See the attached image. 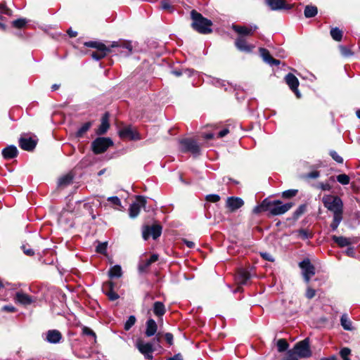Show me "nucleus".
I'll use <instances>...</instances> for the list:
<instances>
[{
    "label": "nucleus",
    "mask_w": 360,
    "mask_h": 360,
    "mask_svg": "<svg viewBox=\"0 0 360 360\" xmlns=\"http://www.w3.org/2000/svg\"><path fill=\"white\" fill-rule=\"evenodd\" d=\"M191 17L193 20L191 26L198 32L204 34L212 32V22L210 20L204 18L195 10L191 11Z\"/></svg>",
    "instance_id": "f257e3e1"
},
{
    "label": "nucleus",
    "mask_w": 360,
    "mask_h": 360,
    "mask_svg": "<svg viewBox=\"0 0 360 360\" xmlns=\"http://www.w3.org/2000/svg\"><path fill=\"white\" fill-rule=\"evenodd\" d=\"M267 212L272 216L281 215L287 212L293 205L292 202L283 203L281 200L264 199Z\"/></svg>",
    "instance_id": "f03ea898"
},
{
    "label": "nucleus",
    "mask_w": 360,
    "mask_h": 360,
    "mask_svg": "<svg viewBox=\"0 0 360 360\" xmlns=\"http://www.w3.org/2000/svg\"><path fill=\"white\" fill-rule=\"evenodd\" d=\"M324 206L335 214H342L343 202L338 196L326 195L322 199Z\"/></svg>",
    "instance_id": "7ed1b4c3"
},
{
    "label": "nucleus",
    "mask_w": 360,
    "mask_h": 360,
    "mask_svg": "<svg viewBox=\"0 0 360 360\" xmlns=\"http://www.w3.org/2000/svg\"><path fill=\"white\" fill-rule=\"evenodd\" d=\"M112 145L113 142L110 138L98 137L92 142L91 147L95 154H101Z\"/></svg>",
    "instance_id": "20e7f679"
},
{
    "label": "nucleus",
    "mask_w": 360,
    "mask_h": 360,
    "mask_svg": "<svg viewBox=\"0 0 360 360\" xmlns=\"http://www.w3.org/2000/svg\"><path fill=\"white\" fill-rule=\"evenodd\" d=\"M181 144V150L182 152H190L194 156H198L200 153V148L198 143L192 139H183L179 141Z\"/></svg>",
    "instance_id": "39448f33"
},
{
    "label": "nucleus",
    "mask_w": 360,
    "mask_h": 360,
    "mask_svg": "<svg viewBox=\"0 0 360 360\" xmlns=\"http://www.w3.org/2000/svg\"><path fill=\"white\" fill-rule=\"evenodd\" d=\"M135 345L140 353L144 356L146 359L150 360L153 359V353L155 349L152 342H146L141 339H138Z\"/></svg>",
    "instance_id": "423d86ee"
},
{
    "label": "nucleus",
    "mask_w": 360,
    "mask_h": 360,
    "mask_svg": "<svg viewBox=\"0 0 360 360\" xmlns=\"http://www.w3.org/2000/svg\"><path fill=\"white\" fill-rule=\"evenodd\" d=\"M146 205V199L145 197L138 195L129 208V214L131 218H136L140 213L141 209L144 208Z\"/></svg>",
    "instance_id": "0eeeda50"
},
{
    "label": "nucleus",
    "mask_w": 360,
    "mask_h": 360,
    "mask_svg": "<svg viewBox=\"0 0 360 360\" xmlns=\"http://www.w3.org/2000/svg\"><path fill=\"white\" fill-rule=\"evenodd\" d=\"M162 226L160 224H153L152 226H144L143 227L142 236L144 240H148L150 236L155 240L160 236L162 233Z\"/></svg>",
    "instance_id": "6e6552de"
},
{
    "label": "nucleus",
    "mask_w": 360,
    "mask_h": 360,
    "mask_svg": "<svg viewBox=\"0 0 360 360\" xmlns=\"http://www.w3.org/2000/svg\"><path fill=\"white\" fill-rule=\"evenodd\" d=\"M302 271V276L306 283H309L311 276L315 274V267L309 259H305L299 263Z\"/></svg>",
    "instance_id": "1a4fd4ad"
},
{
    "label": "nucleus",
    "mask_w": 360,
    "mask_h": 360,
    "mask_svg": "<svg viewBox=\"0 0 360 360\" xmlns=\"http://www.w3.org/2000/svg\"><path fill=\"white\" fill-rule=\"evenodd\" d=\"M293 349L300 358H307L311 355L308 338L297 342Z\"/></svg>",
    "instance_id": "9d476101"
},
{
    "label": "nucleus",
    "mask_w": 360,
    "mask_h": 360,
    "mask_svg": "<svg viewBox=\"0 0 360 360\" xmlns=\"http://www.w3.org/2000/svg\"><path fill=\"white\" fill-rule=\"evenodd\" d=\"M231 28L238 34V37L245 38V37L252 36L258 27L256 25L246 26L233 24Z\"/></svg>",
    "instance_id": "9b49d317"
},
{
    "label": "nucleus",
    "mask_w": 360,
    "mask_h": 360,
    "mask_svg": "<svg viewBox=\"0 0 360 360\" xmlns=\"http://www.w3.org/2000/svg\"><path fill=\"white\" fill-rule=\"evenodd\" d=\"M285 81L290 89L295 93L296 96L300 98L301 97V94L298 90L300 84L298 79L293 74L288 73L285 77Z\"/></svg>",
    "instance_id": "f8f14e48"
},
{
    "label": "nucleus",
    "mask_w": 360,
    "mask_h": 360,
    "mask_svg": "<svg viewBox=\"0 0 360 360\" xmlns=\"http://www.w3.org/2000/svg\"><path fill=\"white\" fill-rule=\"evenodd\" d=\"M119 135L122 139H129L131 140L140 139L139 135L131 126L124 127L119 131Z\"/></svg>",
    "instance_id": "ddd939ff"
},
{
    "label": "nucleus",
    "mask_w": 360,
    "mask_h": 360,
    "mask_svg": "<svg viewBox=\"0 0 360 360\" xmlns=\"http://www.w3.org/2000/svg\"><path fill=\"white\" fill-rule=\"evenodd\" d=\"M235 46L239 51L246 53H250L255 49L254 45L248 44L247 39L242 37L236 38Z\"/></svg>",
    "instance_id": "4468645a"
},
{
    "label": "nucleus",
    "mask_w": 360,
    "mask_h": 360,
    "mask_svg": "<svg viewBox=\"0 0 360 360\" xmlns=\"http://www.w3.org/2000/svg\"><path fill=\"white\" fill-rule=\"evenodd\" d=\"M37 141L32 137L23 136L19 139L20 147L25 150L31 151L34 149Z\"/></svg>",
    "instance_id": "2eb2a0df"
},
{
    "label": "nucleus",
    "mask_w": 360,
    "mask_h": 360,
    "mask_svg": "<svg viewBox=\"0 0 360 360\" xmlns=\"http://www.w3.org/2000/svg\"><path fill=\"white\" fill-rule=\"evenodd\" d=\"M259 54L262 58L263 60L270 65H278L281 63V61L277 59H274L270 54L269 51L264 48H259Z\"/></svg>",
    "instance_id": "dca6fc26"
},
{
    "label": "nucleus",
    "mask_w": 360,
    "mask_h": 360,
    "mask_svg": "<svg viewBox=\"0 0 360 360\" xmlns=\"http://www.w3.org/2000/svg\"><path fill=\"white\" fill-rule=\"evenodd\" d=\"M45 340L51 344H57L62 340V334L58 330H49L46 332Z\"/></svg>",
    "instance_id": "f3484780"
},
{
    "label": "nucleus",
    "mask_w": 360,
    "mask_h": 360,
    "mask_svg": "<svg viewBox=\"0 0 360 360\" xmlns=\"http://www.w3.org/2000/svg\"><path fill=\"white\" fill-rule=\"evenodd\" d=\"M266 3L273 11L290 9L292 7V5H286L283 0H266Z\"/></svg>",
    "instance_id": "a211bd4d"
},
{
    "label": "nucleus",
    "mask_w": 360,
    "mask_h": 360,
    "mask_svg": "<svg viewBox=\"0 0 360 360\" xmlns=\"http://www.w3.org/2000/svg\"><path fill=\"white\" fill-rule=\"evenodd\" d=\"M243 200L238 197H229L226 200V207L231 212L239 209L243 205Z\"/></svg>",
    "instance_id": "6ab92c4d"
},
{
    "label": "nucleus",
    "mask_w": 360,
    "mask_h": 360,
    "mask_svg": "<svg viewBox=\"0 0 360 360\" xmlns=\"http://www.w3.org/2000/svg\"><path fill=\"white\" fill-rule=\"evenodd\" d=\"M250 278L251 275L248 270L240 269L237 273L236 281L240 285H245Z\"/></svg>",
    "instance_id": "aec40b11"
},
{
    "label": "nucleus",
    "mask_w": 360,
    "mask_h": 360,
    "mask_svg": "<svg viewBox=\"0 0 360 360\" xmlns=\"http://www.w3.org/2000/svg\"><path fill=\"white\" fill-rule=\"evenodd\" d=\"M158 259V255H153L149 259L142 260L139 264V271L141 273L146 272L149 266L152 263L156 262Z\"/></svg>",
    "instance_id": "412c9836"
},
{
    "label": "nucleus",
    "mask_w": 360,
    "mask_h": 360,
    "mask_svg": "<svg viewBox=\"0 0 360 360\" xmlns=\"http://www.w3.org/2000/svg\"><path fill=\"white\" fill-rule=\"evenodd\" d=\"M1 153L4 158L10 160L18 155V150L15 146L11 145L4 148Z\"/></svg>",
    "instance_id": "4be33fe9"
},
{
    "label": "nucleus",
    "mask_w": 360,
    "mask_h": 360,
    "mask_svg": "<svg viewBox=\"0 0 360 360\" xmlns=\"http://www.w3.org/2000/svg\"><path fill=\"white\" fill-rule=\"evenodd\" d=\"M109 115L108 113H105L101 119V123L96 130V134L98 135H102L106 133L108 129H109Z\"/></svg>",
    "instance_id": "5701e85b"
},
{
    "label": "nucleus",
    "mask_w": 360,
    "mask_h": 360,
    "mask_svg": "<svg viewBox=\"0 0 360 360\" xmlns=\"http://www.w3.org/2000/svg\"><path fill=\"white\" fill-rule=\"evenodd\" d=\"M103 288L105 290V294L108 295V298L110 300L114 301L119 298V295H117V293L113 290L114 284L112 282H107L104 285Z\"/></svg>",
    "instance_id": "b1692460"
},
{
    "label": "nucleus",
    "mask_w": 360,
    "mask_h": 360,
    "mask_svg": "<svg viewBox=\"0 0 360 360\" xmlns=\"http://www.w3.org/2000/svg\"><path fill=\"white\" fill-rule=\"evenodd\" d=\"M15 300L17 302L23 305L30 304L33 302L32 297L30 295L22 292H16L15 296Z\"/></svg>",
    "instance_id": "393cba45"
},
{
    "label": "nucleus",
    "mask_w": 360,
    "mask_h": 360,
    "mask_svg": "<svg viewBox=\"0 0 360 360\" xmlns=\"http://www.w3.org/2000/svg\"><path fill=\"white\" fill-rule=\"evenodd\" d=\"M157 329L158 326L156 322L153 319H149L146 321V329L145 332L146 335L147 337H151L154 335L157 332Z\"/></svg>",
    "instance_id": "a878e982"
},
{
    "label": "nucleus",
    "mask_w": 360,
    "mask_h": 360,
    "mask_svg": "<svg viewBox=\"0 0 360 360\" xmlns=\"http://www.w3.org/2000/svg\"><path fill=\"white\" fill-rule=\"evenodd\" d=\"M111 47H120L126 49V51H124L125 55H129L132 51V46L129 41H114L112 42Z\"/></svg>",
    "instance_id": "bb28decb"
},
{
    "label": "nucleus",
    "mask_w": 360,
    "mask_h": 360,
    "mask_svg": "<svg viewBox=\"0 0 360 360\" xmlns=\"http://www.w3.org/2000/svg\"><path fill=\"white\" fill-rule=\"evenodd\" d=\"M166 309L162 302H155L153 304V313L158 317L162 316L165 314Z\"/></svg>",
    "instance_id": "cd10ccee"
},
{
    "label": "nucleus",
    "mask_w": 360,
    "mask_h": 360,
    "mask_svg": "<svg viewBox=\"0 0 360 360\" xmlns=\"http://www.w3.org/2000/svg\"><path fill=\"white\" fill-rule=\"evenodd\" d=\"M332 239L341 248L349 246L351 244L350 239L344 236H333Z\"/></svg>",
    "instance_id": "c85d7f7f"
},
{
    "label": "nucleus",
    "mask_w": 360,
    "mask_h": 360,
    "mask_svg": "<svg viewBox=\"0 0 360 360\" xmlns=\"http://www.w3.org/2000/svg\"><path fill=\"white\" fill-rule=\"evenodd\" d=\"M108 276L110 278H120L122 276V268L120 265H115L112 266L109 271Z\"/></svg>",
    "instance_id": "c756f323"
},
{
    "label": "nucleus",
    "mask_w": 360,
    "mask_h": 360,
    "mask_svg": "<svg viewBox=\"0 0 360 360\" xmlns=\"http://www.w3.org/2000/svg\"><path fill=\"white\" fill-rule=\"evenodd\" d=\"M84 46L86 47L94 48L99 51L107 50L108 48L104 44L95 41H86L84 43Z\"/></svg>",
    "instance_id": "7c9ffc66"
},
{
    "label": "nucleus",
    "mask_w": 360,
    "mask_h": 360,
    "mask_svg": "<svg viewBox=\"0 0 360 360\" xmlns=\"http://www.w3.org/2000/svg\"><path fill=\"white\" fill-rule=\"evenodd\" d=\"M340 323L342 328L346 330H352L353 329L352 321L346 314L342 315L340 318Z\"/></svg>",
    "instance_id": "2f4dec72"
},
{
    "label": "nucleus",
    "mask_w": 360,
    "mask_h": 360,
    "mask_svg": "<svg viewBox=\"0 0 360 360\" xmlns=\"http://www.w3.org/2000/svg\"><path fill=\"white\" fill-rule=\"evenodd\" d=\"M91 122H87L84 123L81 127H79L75 134L76 137L81 138L84 134L91 128Z\"/></svg>",
    "instance_id": "473e14b6"
},
{
    "label": "nucleus",
    "mask_w": 360,
    "mask_h": 360,
    "mask_svg": "<svg viewBox=\"0 0 360 360\" xmlns=\"http://www.w3.org/2000/svg\"><path fill=\"white\" fill-rule=\"evenodd\" d=\"M304 13L306 18H312L317 14L318 10L316 6L308 5L305 7Z\"/></svg>",
    "instance_id": "72a5a7b5"
},
{
    "label": "nucleus",
    "mask_w": 360,
    "mask_h": 360,
    "mask_svg": "<svg viewBox=\"0 0 360 360\" xmlns=\"http://www.w3.org/2000/svg\"><path fill=\"white\" fill-rule=\"evenodd\" d=\"M110 51V50L109 48H108L107 50H103V51L96 50V51H94L91 53V57L93 59H94L96 60H99L103 58Z\"/></svg>",
    "instance_id": "f704fd0d"
},
{
    "label": "nucleus",
    "mask_w": 360,
    "mask_h": 360,
    "mask_svg": "<svg viewBox=\"0 0 360 360\" xmlns=\"http://www.w3.org/2000/svg\"><path fill=\"white\" fill-rule=\"evenodd\" d=\"M342 219V214H333V220L330 224V228L333 231H335Z\"/></svg>",
    "instance_id": "c9c22d12"
},
{
    "label": "nucleus",
    "mask_w": 360,
    "mask_h": 360,
    "mask_svg": "<svg viewBox=\"0 0 360 360\" xmlns=\"http://www.w3.org/2000/svg\"><path fill=\"white\" fill-rule=\"evenodd\" d=\"M330 35L334 40L340 41L342 38V32L339 28L334 27L330 30Z\"/></svg>",
    "instance_id": "e433bc0d"
},
{
    "label": "nucleus",
    "mask_w": 360,
    "mask_h": 360,
    "mask_svg": "<svg viewBox=\"0 0 360 360\" xmlns=\"http://www.w3.org/2000/svg\"><path fill=\"white\" fill-rule=\"evenodd\" d=\"M72 181V176L71 175L68 174L59 179L58 185L60 186H65L67 185L70 184Z\"/></svg>",
    "instance_id": "4c0bfd02"
},
{
    "label": "nucleus",
    "mask_w": 360,
    "mask_h": 360,
    "mask_svg": "<svg viewBox=\"0 0 360 360\" xmlns=\"http://www.w3.org/2000/svg\"><path fill=\"white\" fill-rule=\"evenodd\" d=\"M27 23V20L25 18H19L12 22L13 27L20 29L24 27Z\"/></svg>",
    "instance_id": "58836bf2"
},
{
    "label": "nucleus",
    "mask_w": 360,
    "mask_h": 360,
    "mask_svg": "<svg viewBox=\"0 0 360 360\" xmlns=\"http://www.w3.org/2000/svg\"><path fill=\"white\" fill-rule=\"evenodd\" d=\"M289 347L288 343L285 339H280L277 342L278 350L280 352L285 351Z\"/></svg>",
    "instance_id": "ea45409f"
},
{
    "label": "nucleus",
    "mask_w": 360,
    "mask_h": 360,
    "mask_svg": "<svg viewBox=\"0 0 360 360\" xmlns=\"http://www.w3.org/2000/svg\"><path fill=\"white\" fill-rule=\"evenodd\" d=\"M337 181L342 185H347L349 184L350 179L348 175L342 174L337 176Z\"/></svg>",
    "instance_id": "a19ab883"
},
{
    "label": "nucleus",
    "mask_w": 360,
    "mask_h": 360,
    "mask_svg": "<svg viewBox=\"0 0 360 360\" xmlns=\"http://www.w3.org/2000/svg\"><path fill=\"white\" fill-rule=\"evenodd\" d=\"M136 319L134 316H130L124 323V330H129L136 323Z\"/></svg>",
    "instance_id": "79ce46f5"
},
{
    "label": "nucleus",
    "mask_w": 360,
    "mask_h": 360,
    "mask_svg": "<svg viewBox=\"0 0 360 360\" xmlns=\"http://www.w3.org/2000/svg\"><path fill=\"white\" fill-rule=\"evenodd\" d=\"M298 355L294 349L289 350L283 360H298Z\"/></svg>",
    "instance_id": "37998d69"
},
{
    "label": "nucleus",
    "mask_w": 360,
    "mask_h": 360,
    "mask_svg": "<svg viewBox=\"0 0 360 360\" xmlns=\"http://www.w3.org/2000/svg\"><path fill=\"white\" fill-rule=\"evenodd\" d=\"M297 193V190L295 189H290L287 190L283 192L282 196L284 198H290L292 197H294Z\"/></svg>",
    "instance_id": "c03bdc74"
},
{
    "label": "nucleus",
    "mask_w": 360,
    "mask_h": 360,
    "mask_svg": "<svg viewBox=\"0 0 360 360\" xmlns=\"http://www.w3.org/2000/svg\"><path fill=\"white\" fill-rule=\"evenodd\" d=\"M107 200L110 202L115 207H121L122 203L120 198L117 196H112L108 198Z\"/></svg>",
    "instance_id": "a18cd8bd"
},
{
    "label": "nucleus",
    "mask_w": 360,
    "mask_h": 360,
    "mask_svg": "<svg viewBox=\"0 0 360 360\" xmlns=\"http://www.w3.org/2000/svg\"><path fill=\"white\" fill-rule=\"evenodd\" d=\"M0 13L6 15H12V11L7 7L5 3L0 4Z\"/></svg>",
    "instance_id": "49530a36"
},
{
    "label": "nucleus",
    "mask_w": 360,
    "mask_h": 360,
    "mask_svg": "<svg viewBox=\"0 0 360 360\" xmlns=\"http://www.w3.org/2000/svg\"><path fill=\"white\" fill-rule=\"evenodd\" d=\"M267 207L264 205V200L261 202L260 205L256 206L253 212L255 214H259L261 212H267Z\"/></svg>",
    "instance_id": "de8ad7c7"
},
{
    "label": "nucleus",
    "mask_w": 360,
    "mask_h": 360,
    "mask_svg": "<svg viewBox=\"0 0 360 360\" xmlns=\"http://www.w3.org/2000/svg\"><path fill=\"white\" fill-rule=\"evenodd\" d=\"M350 353L351 350L347 347L342 348L340 352V354L343 360H349L348 356L350 354Z\"/></svg>",
    "instance_id": "09e8293b"
},
{
    "label": "nucleus",
    "mask_w": 360,
    "mask_h": 360,
    "mask_svg": "<svg viewBox=\"0 0 360 360\" xmlns=\"http://www.w3.org/2000/svg\"><path fill=\"white\" fill-rule=\"evenodd\" d=\"M205 199L209 202H217L220 200V196L217 194H209L206 195Z\"/></svg>",
    "instance_id": "8fccbe9b"
},
{
    "label": "nucleus",
    "mask_w": 360,
    "mask_h": 360,
    "mask_svg": "<svg viewBox=\"0 0 360 360\" xmlns=\"http://www.w3.org/2000/svg\"><path fill=\"white\" fill-rule=\"evenodd\" d=\"M330 155L332 157V158L337 162H338V163L343 162V158L341 156H340L336 151L331 150L330 152Z\"/></svg>",
    "instance_id": "3c124183"
},
{
    "label": "nucleus",
    "mask_w": 360,
    "mask_h": 360,
    "mask_svg": "<svg viewBox=\"0 0 360 360\" xmlns=\"http://www.w3.org/2000/svg\"><path fill=\"white\" fill-rule=\"evenodd\" d=\"M299 236L302 239H307L311 237V234L307 230L301 229L298 231Z\"/></svg>",
    "instance_id": "603ef678"
},
{
    "label": "nucleus",
    "mask_w": 360,
    "mask_h": 360,
    "mask_svg": "<svg viewBox=\"0 0 360 360\" xmlns=\"http://www.w3.org/2000/svg\"><path fill=\"white\" fill-rule=\"evenodd\" d=\"M315 295H316L315 290H314L311 287H308L307 289V292H306V297L308 299H311L315 296Z\"/></svg>",
    "instance_id": "864d4df0"
},
{
    "label": "nucleus",
    "mask_w": 360,
    "mask_h": 360,
    "mask_svg": "<svg viewBox=\"0 0 360 360\" xmlns=\"http://www.w3.org/2000/svg\"><path fill=\"white\" fill-rule=\"evenodd\" d=\"M106 249H107V243H99L96 247V251L100 253L105 252Z\"/></svg>",
    "instance_id": "5fc2aeb1"
},
{
    "label": "nucleus",
    "mask_w": 360,
    "mask_h": 360,
    "mask_svg": "<svg viewBox=\"0 0 360 360\" xmlns=\"http://www.w3.org/2000/svg\"><path fill=\"white\" fill-rule=\"evenodd\" d=\"M160 7L164 10H169L171 8V4L168 0H162L160 2Z\"/></svg>",
    "instance_id": "6e6d98bb"
},
{
    "label": "nucleus",
    "mask_w": 360,
    "mask_h": 360,
    "mask_svg": "<svg viewBox=\"0 0 360 360\" xmlns=\"http://www.w3.org/2000/svg\"><path fill=\"white\" fill-rule=\"evenodd\" d=\"M320 176L319 171H313L306 174L305 177L307 179H317Z\"/></svg>",
    "instance_id": "4d7b16f0"
},
{
    "label": "nucleus",
    "mask_w": 360,
    "mask_h": 360,
    "mask_svg": "<svg viewBox=\"0 0 360 360\" xmlns=\"http://www.w3.org/2000/svg\"><path fill=\"white\" fill-rule=\"evenodd\" d=\"M22 249L26 255L32 256L34 255V250L31 248H27L26 245H22Z\"/></svg>",
    "instance_id": "13d9d810"
},
{
    "label": "nucleus",
    "mask_w": 360,
    "mask_h": 360,
    "mask_svg": "<svg viewBox=\"0 0 360 360\" xmlns=\"http://www.w3.org/2000/svg\"><path fill=\"white\" fill-rule=\"evenodd\" d=\"M165 340L169 345H173V335L170 333H167L165 335Z\"/></svg>",
    "instance_id": "bf43d9fd"
},
{
    "label": "nucleus",
    "mask_w": 360,
    "mask_h": 360,
    "mask_svg": "<svg viewBox=\"0 0 360 360\" xmlns=\"http://www.w3.org/2000/svg\"><path fill=\"white\" fill-rule=\"evenodd\" d=\"M261 256L262 257L263 259H264L267 261H270V262L274 261V258H273L272 255L268 252H262Z\"/></svg>",
    "instance_id": "052dcab7"
},
{
    "label": "nucleus",
    "mask_w": 360,
    "mask_h": 360,
    "mask_svg": "<svg viewBox=\"0 0 360 360\" xmlns=\"http://www.w3.org/2000/svg\"><path fill=\"white\" fill-rule=\"evenodd\" d=\"M319 187L323 191H329L330 189V186L328 183H320Z\"/></svg>",
    "instance_id": "680f3d73"
},
{
    "label": "nucleus",
    "mask_w": 360,
    "mask_h": 360,
    "mask_svg": "<svg viewBox=\"0 0 360 360\" xmlns=\"http://www.w3.org/2000/svg\"><path fill=\"white\" fill-rule=\"evenodd\" d=\"M305 210L304 205H301L299 207V208L295 211V214L297 217H299L300 214H302Z\"/></svg>",
    "instance_id": "e2e57ef3"
},
{
    "label": "nucleus",
    "mask_w": 360,
    "mask_h": 360,
    "mask_svg": "<svg viewBox=\"0 0 360 360\" xmlns=\"http://www.w3.org/2000/svg\"><path fill=\"white\" fill-rule=\"evenodd\" d=\"M229 133V130L228 129H224L223 130L220 131L218 134L219 137H224L226 135H227Z\"/></svg>",
    "instance_id": "0e129e2a"
},
{
    "label": "nucleus",
    "mask_w": 360,
    "mask_h": 360,
    "mask_svg": "<svg viewBox=\"0 0 360 360\" xmlns=\"http://www.w3.org/2000/svg\"><path fill=\"white\" fill-rule=\"evenodd\" d=\"M167 360H183V359L180 354H177L172 357L168 358Z\"/></svg>",
    "instance_id": "69168bd1"
},
{
    "label": "nucleus",
    "mask_w": 360,
    "mask_h": 360,
    "mask_svg": "<svg viewBox=\"0 0 360 360\" xmlns=\"http://www.w3.org/2000/svg\"><path fill=\"white\" fill-rule=\"evenodd\" d=\"M184 243L189 248H193L195 246V243L193 242H192V241H189V240H184Z\"/></svg>",
    "instance_id": "338daca9"
},
{
    "label": "nucleus",
    "mask_w": 360,
    "mask_h": 360,
    "mask_svg": "<svg viewBox=\"0 0 360 360\" xmlns=\"http://www.w3.org/2000/svg\"><path fill=\"white\" fill-rule=\"evenodd\" d=\"M346 253L349 256H353L354 255V249L353 248H348L346 250Z\"/></svg>",
    "instance_id": "774afa93"
}]
</instances>
